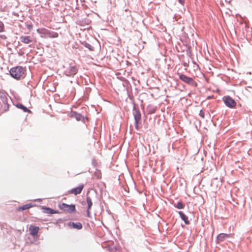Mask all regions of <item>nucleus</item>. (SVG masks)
Listing matches in <instances>:
<instances>
[{"label": "nucleus", "instance_id": "obj_3", "mask_svg": "<svg viewBox=\"0 0 252 252\" xmlns=\"http://www.w3.org/2000/svg\"><path fill=\"white\" fill-rule=\"evenodd\" d=\"M58 206L60 209L66 213H72L76 212L75 205H68L66 203H62L59 204Z\"/></svg>", "mask_w": 252, "mask_h": 252}, {"label": "nucleus", "instance_id": "obj_17", "mask_svg": "<svg viewBox=\"0 0 252 252\" xmlns=\"http://www.w3.org/2000/svg\"><path fill=\"white\" fill-rule=\"evenodd\" d=\"M94 174V176L96 177L97 179H100L101 178V172L100 170L96 169Z\"/></svg>", "mask_w": 252, "mask_h": 252}, {"label": "nucleus", "instance_id": "obj_12", "mask_svg": "<svg viewBox=\"0 0 252 252\" xmlns=\"http://www.w3.org/2000/svg\"><path fill=\"white\" fill-rule=\"evenodd\" d=\"M179 214L181 217L182 220L185 222L186 224H189V221L188 220V217H187L182 212H179Z\"/></svg>", "mask_w": 252, "mask_h": 252}, {"label": "nucleus", "instance_id": "obj_1", "mask_svg": "<svg viewBox=\"0 0 252 252\" xmlns=\"http://www.w3.org/2000/svg\"><path fill=\"white\" fill-rule=\"evenodd\" d=\"M0 113H3L9 110V104L5 94L0 92Z\"/></svg>", "mask_w": 252, "mask_h": 252}, {"label": "nucleus", "instance_id": "obj_24", "mask_svg": "<svg viewBox=\"0 0 252 252\" xmlns=\"http://www.w3.org/2000/svg\"><path fill=\"white\" fill-rule=\"evenodd\" d=\"M179 2L182 4H184V0H178Z\"/></svg>", "mask_w": 252, "mask_h": 252}, {"label": "nucleus", "instance_id": "obj_7", "mask_svg": "<svg viewBox=\"0 0 252 252\" xmlns=\"http://www.w3.org/2000/svg\"><path fill=\"white\" fill-rule=\"evenodd\" d=\"M41 209L43 210V212L47 214H58L59 212L55 210L52 209L49 207L42 206Z\"/></svg>", "mask_w": 252, "mask_h": 252}, {"label": "nucleus", "instance_id": "obj_6", "mask_svg": "<svg viewBox=\"0 0 252 252\" xmlns=\"http://www.w3.org/2000/svg\"><path fill=\"white\" fill-rule=\"evenodd\" d=\"M179 78L182 81L189 84L192 85L195 83L192 78L188 77L184 74H179Z\"/></svg>", "mask_w": 252, "mask_h": 252}, {"label": "nucleus", "instance_id": "obj_11", "mask_svg": "<svg viewBox=\"0 0 252 252\" xmlns=\"http://www.w3.org/2000/svg\"><path fill=\"white\" fill-rule=\"evenodd\" d=\"M78 69L75 66H70L69 68V71L67 74L68 76H71L76 74L77 72Z\"/></svg>", "mask_w": 252, "mask_h": 252}, {"label": "nucleus", "instance_id": "obj_26", "mask_svg": "<svg viewBox=\"0 0 252 252\" xmlns=\"http://www.w3.org/2000/svg\"><path fill=\"white\" fill-rule=\"evenodd\" d=\"M76 119H77V120H79V117H76Z\"/></svg>", "mask_w": 252, "mask_h": 252}, {"label": "nucleus", "instance_id": "obj_23", "mask_svg": "<svg viewBox=\"0 0 252 252\" xmlns=\"http://www.w3.org/2000/svg\"><path fill=\"white\" fill-rule=\"evenodd\" d=\"M87 216L90 217V209H89L88 208L87 209Z\"/></svg>", "mask_w": 252, "mask_h": 252}, {"label": "nucleus", "instance_id": "obj_22", "mask_svg": "<svg viewBox=\"0 0 252 252\" xmlns=\"http://www.w3.org/2000/svg\"><path fill=\"white\" fill-rule=\"evenodd\" d=\"M199 115L202 118H204V117H205V114H204V112L203 110H200V112H199Z\"/></svg>", "mask_w": 252, "mask_h": 252}, {"label": "nucleus", "instance_id": "obj_19", "mask_svg": "<svg viewBox=\"0 0 252 252\" xmlns=\"http://www.w3.org/2000/svg\"><path fill=\"white\" fill-rule=\"evenodd\" d=\"M134 118L136 122L137 123L141 119V115L139 112H136L134 115Z\"/></svg>", "mask_w": 252, "mask_h": 252}, {"label": "nucleus", "instance_id": "obj_4", "mask_svg": "<svg viewBox=\"0 0 252 252\" xmlns=\"http://www.w3.org/2000/svg\"><path fill=\"white\" fill-rule=\"evenodd\" d=\"M224 104L230 108H234L236 106V102L230 96H224L222 98Z\"/></svg>", "mask_w": 252, "mask_h": 252}, {"label": "nucleus", "instance_id": "obj_15", "mask_svg": "<svg viewBox=\"0 0 252 252\" xmlns=\"http://www.w3.org/2000/svg\"><path fill=\"white\" fill-rule=\"evenodd\" d=\"M87 203L88 204V208L91 209L93 205V202L90 197L87 196L86 198Z\"/></svg>", "mask_w": 252, "mask_h": 252}, {"label": "nucleus", "instance_id": "obj_13", "mask_svg": "<svg viewBox=\"0 0 252 252\" xmlns=\"http://www.w3.org/2000/svg\"><path fill=\"white\" fill-rule=\"evenodd\" d=\"M32 207H33V205H32L31 203H29V204H25V205H23V206L19 207L17 210L19 211H23V210L29 209Z\"/></svg>", "mask_w": 252, "mask_h": 252}, {"label": "nucleus", "instance_id": "obj_25", "mask_svg": "<svg viewBox=\"0 0 252 252\" xmlns=\"http://www.w3.org/2000/svg\"><path fill=\"white\" fill-rule=\"evenodd\" d=\"M28 27L29 29H30V28H32V25H28Z\"/></svg>", "mask_w": 252, "mask_h": 252}, {"label": "nucleus", "instance_id": "obj_18", "mask_svg": "<svg viewBox=\"0 0 252 252\" xmlns=\"http://www.w3.org/2000/svg\"><path fill=\"white\" fill-rule=\"evenodd\" d=\"M47 34H48V36L51 38H56L58 37V33L55 32H47Z\"/></svg>", "mask_w": 252, "mask_h": 252}, {"label": "nucleus", "instance_id": "obj_9", "mask_svg": "<svg viewBox=\"0 0 252 252\" xmlns=\"http://www.w3.org/2000/svg\"><path fill=\"white\" fill-rule=\"evenodd\" d=\"M39 228L37 226H35L32 225H30L29 227V231H30V234L32 236H35L37 234Z\"/></svg>", "mask_w": 252, "mask_h": 252}, {"label": "nucleus", "instance_id": "obj_5", "mask_svg": "<svg viewBox=\"0 0 252 252\" xmlns=\"http://www.w3.org/2000/svg\"><path fill=\"white\" fill-rule=\"evenodd\" d=\"M20 39L22 42L25 44H29L36 42L35 38L30 35L21 36L20 37Z\"/></svg>", "mask_w": 252, "mask_h": 252}, {"label": "nucleus", "instance_id": "obj_8", "mask_svg": "<svg viewBox=\"0 0 252 252\" xmlns=\"http://www.w3.org/2000/svg\"><path fill=\"white\" fill-rule=\"evenodd\" d=\"M84 188V185H81L77 188L72 189L69 192L71 194L77 195L80 194Z\"/></svg>", "mask_w": 252, "mask_h": 252}, {"label": "nucleus", "instance_id": "obj_10", "mask_svg": "<svg viewBox=\"0 0 252 252\" xmlns=\"http://www.w3.org/2000/svg\"><path fill=\"white\" fill-rule=\"evenodd\" d=\"M230 237L229 234H224V233H220L218 235L217 238V243H219L223 241L225 238H228Z\"/></svg>", "mask_w": 252, "mask_h": 252}, {"label": "nucleus", "instance_id": "obj_20", "mask_svg": "<svg viewBox=\"0 0 252 252\" xmlns=\"http://www.w3.org/2000/svg\"><path fill=\"white\" fill-rule=\"evenodd\" d=\"M184 207L182 202H179L176 205V207L179 209H183Z\"/></svg>", "mask_w": 252, "mask_h": 252}, {"label": "nucleus", "instance_id": "obj_16", "mask_svg": "<svg viewBox=\"0 0 252 252\" xmlns=\"http://www.w3.org/2000/svg\"><path fill=\"white\" fill-rule=\"evenodd\" d=\"M17 107L22 109L25 112H31V111L23 105L19 104L17 105Z\"/></svg>", "mask_w": 252, "mask_h": 252}, {"label": "nucleus", "instance_id": "obj_14", "mask_svg": "<svg viewBox=\"0 0 252 252\" xmlns=\"http://www.w3.org/2000/svg\"><path fill=\"white\" fill-rule=\"evenodd\" d=\"M71 225L73 226V228H76L77 229H80L82 228V225L80 222H72Z\"/></svg>", "mask_w": 252, "mask_h": 252}, {"label": "nucleus", "instance_id": "obj_2", "mask_svg": "<svg viewBox=\"0 0 252 252\" xmlns=\"http://www.w3.org/2000/svg\"><path fill=\"white\" fill-rule=\"evenodd\" d=\"M24 69L21 66H16L11 68L10 74L11 76L16 79H19L24 74Z\"/></svg>", "mask_w": 252, "mask_h": 252}, {"label": "nucleus", "instance_id": "obj_21", "mask_svg": "<svg viewBox=\"0 0 252 252\" xmlns=\"http://www.w3.org/2000/svg\"><path fill=\"white\" fill-rule=\"evenodd\" d=\"M4 29V25L2 22L0 21V32H2L3 31Z\"/></svg>", "mask_w": 252, "mask_h": 252}]
</instances>
